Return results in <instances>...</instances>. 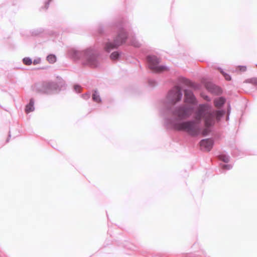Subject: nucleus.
<instances>
[{
	"mask_svg": "<svg viewBox=\"0 0 257 257\" xmlns=\"http://www.w3.org/2000/svg\"><path fill=\"white\" fill-rule=\"evenodd\" d=\"M184 99L186 102L190 104H195L196 101V98L193 92L189 89L184 90Z\"/></svg>",
	"mask_w": 257,
	"mask_h": 257,
	"instance_id": "7",
	"label": "nucleus"
},
{
	"mask_svg": "<svg viewBox=\"0 0 257 257\" xmlns=\"http://www.w3.org/2000/svg\"><path fill=\"white\" fill-rule=\"evenodd\" d=\"M41 62V59L40 57L36 58L33 61H32V63L34 65H37Z\"/></svg>",
	"mask_w": 257,
	"mask_h": 257,
	"instance_id": "22",
	"label": "nucleus"
},
{
	"mask_svg": "<svg viewBox=\"0 0 257 257\" xmlns=\"http://www.w3.org/2000/svg\"><path fill=\"white\" fill-rule=\"evenodd\" d=\"M225 99L223 97L217 98L214 100V104L216 107L220 108L222 106L225 102Z\"/></svg>",
	"mask_w": 257,
	"mask_h": 257,
	"instance_id": "9",
	"label": "nucleus"
},
{
	"mask_svg": "<svg viewBox=\"0 0 257 257\" xmlns=\"http://www.w3.org/2000/svg\"><path fill=\"white\" fill-rule=\"evenodd\" d=\"M205 99L206 100H207V101H210V98H209V97L208 96H205Z\"/></svg>",
	"mask_w": 257,
	"mask_h": 257,
	"instance_id": "28",
	"label": "nucleus"
},
{
	"mask_svg": "<svg viewBox=\"0 0 257 257\" xmlns=\"http://www.w3.org/2000/svg\"><path fill=\"white\" fill-rule=\"evenodd\" d=\"M219 160L223 161L224 163H228L230 161V156L224 153H221L218 156Z\"/></svg>",
	"mask_w": 257,
	"mask_h": 257,
	"instance_id": "11",
	"label": "nucleus"
},
{
	"mask_svg": "<svg viewBox=\"0 0 257 257\" xmlns=\"http://www.w3.org/2000/svg\"><path fill=\"white\" fill-rule=\"evenodd\" d=\"M82 97L84 99H87L90 97V93L87 92L85 94H84L82 95Z\"/></svg>",
	"mask_w": 257,
	"mask_h": 257,
	"instance_id": "23",
	"label": "nucleus"
},
{
	"mask_svg": "<svg viewBox=\"0 0 257 257\" xmlns=\"http://www.w3.org/2000/svg\"><path fill=\"white\" fill-rule=\"evenodd\" d=\"M46 59L49 62V63L53 64L56 61L57 58L56 56L54 54H49L47 56Z\"/></svg>",
	"mask_w": 257,
	"mask_h": 257,
	"instance_id": "16",
	"label": "nucleus"
},
{
	"mask_svg": "<svg viewBox=\"0 0 257 257\" xmlns=\"http://www.w3.org/2000/svg\"><path fill=\"white\" fill-rule=\"evenodd\" d=\"M23 62L26 65H30L32 63V59L29 57H25L23 58Z\"/></svg>",
	"mask_w": 257,
	"mask_h": 257,
	"instance_id": "19",
	"label": "nucleus"
},
{
	"mask_svg": "<svg viewBox=\"0 0 257 257\" xmlns=\"http://www.w3.org/2000/svg\"><path fill=\"white\" fill-rule=\"evenodd\" d=\"M218 70L220 71V72L223 75L226 80L229 81L231 80V76L225 72L221 68H218Z\"/></svg>",
	"mask_w": 257,
	"mask_h": 257,
	"instance_id": "17",
	"label": "nucleus"
},
{
	"mask_svg": "<svg viewBox=\"0 0 257 257\" xmlns=\"http://www.w3.org/2000/svg\"><path fill=\"white\" fill-rule=\"evenodd\" d=\"M182 97L181 88L175 86L171 89L164 104L161 113L166 111L172 114L176 118L165 117V124L168 127L178 131H183L191 137H197L200 134L207 136L211 132L215 121H219L225 113L224 110H213L211 105L207 103L199 104L194 111V119L178 121L189 118L192 114L193 108L187 105H180L174 108V105Z\"/></svg>",
	"mask_w": 257,
	"mask_h": 257,
	"instance_id": "1",
	"label": "nucleus"
},
{
	"mask_svg": "<svg viewBox=\"0 0 257 257\" xmlns=\"http://www.w3.org/2000/svg\"><path fill=\"white\" fill-rule=\"evenodd\" d=\"M68 55L74 60H80L84 65L96 67L99 65L98 52L92 48L84 50L70 48L68 50Z\"/></svg>",
	"mask_w": 257,
	"mask_h": 257,
	"instance_id": "2",
	"label": "nucleus"
},
{
	"mask_svg": "<svg viewBox=\"0 0 257 257\" xmlns=\"http://www.w3.org/2000/svg\"><path fill=\"white\" fill-rule=\"evenodd\" d=\"M92 99L96 102H100L101 101L99 94L97 90H95L92 94Z\"/></svg>",
	"mask_w": 257,
	"mask_h": 257,
	"instance_id": "14",
	"label": "nucleus"
},
{
	"mask_svg": "<svg viewBox=\"0 0 257 257\" xmlns=\"http://www.w3.org/2000/svg\"><path fill=\"white\" fill-rule=\"evenodd\" d=\"M80 86L79 85H75L74 89L77 93H80Z\"/></svg>",
	"mask_w": 257,
	"mask_h": 257,
	"instance_id": "26",
	"label": "nucleus"
},
{
	"mask_svg": "<svg viewBox=\"0 0 257 257\" xmlns=\"http://www.w3.org/2000/svg\"><path fill=\"white\" fill-rule=\"evenodd\" d=\"M206 88L208 91L215 94H219L221 92V88L212 83H206Z\"/></svg>",
	"mask_w": 257,
	"mask_h": 257,
	"instance_id": "8",
	"label": "nucleus"
},
{
	"mask_svg": "<svg viewBox=\"0 0 257 257\" xmlns=\"http://www.w3.org/2000/svg\"><path fill=\"white\" fill-rule=\"evenodd\" d=\"M183 82L185 84H186L187 85L191 87H192V88H197V85L194 83V82L190 81L188 79H187L186 78H183Z\"/></svg>",
	"mask_w": 257,
	"mask_h": 257,
	"instance_id": "15",
	"label": "nucleus"
},
{
	"mask_svg": "<svg viewBox=\"0 0 257 257\" xmlns=\"http://www.w3.org/2000/svg\"><path fill=\"white\" fill-rule=\"evenodd\" d=\"M238 67L240 71L244 72L246 70V67L245 66H239Z\"/></svg>",
	"mask_w": 257,
	"mask_h": 257,
	"instance_id": "25",
	"label": "nucleus"
},
{
	"mask_svg": "<svg viewBox=\"0 0 257 257\" xmlns=\"http://www.w3.org/2000/svg\"><path fill=\"white\" fill-rule=\"evenodd\" d=\"M214 143L212 138L202 139L199 143L200 149L203 151L209 152L212 149Z\"/></svg>",
	"mask_w": 257,
	"mask_h": 257,
	"instance_id": "6",
	"label": "nucleus"
},
{
	"mask_svg": "<svg viewBox=\"0 0 257 257\" xmlns=\"http://www.w3.org/2000/svg\"><path fill=\"white\" fill-rule=\"evenodd\" d=\"M9 137H11V135H10V134H9Z\"/></svg>",
	"mask_w": 257,
	"mask_h": 257,
	"instance_id": "29",
	"label": "nucleus"
},
{
	"mask_svg": "<svg viewBox=\"0 0 257 257\" xmlns=\"http://www.w3.org/2000/svg\"><path fill=\"white\" fill-rule=\"evenodd\" d=\"M221 168L224 170H229L232 168V165L231 164H220Z\"/></svg>",
	"mask_w": 257,
	"mask_h": 257,
	"instance_id": "20",
	"label": "nucleus"
},
{
	"mask_svg": "<svg viewBox=\"0 0 257 257\" xmlns=\"http://www.w3.org/2000/svg\"><path fill=\"white\" fill-rule=\"evenodd\" d=\"M149 67L156 72H161L168 69L167 67L164 65H159V59L155 55H149L147 57Z\"/></svg>",
	"mask_w": 257,
	"mask_h": 257,
	"instance_id": "5",
	"label": "nucleus"
},
{
	"mask_svg": "<svg viewBox=\"0 0 257 257\" xmlns=\"http://www.w3.org/2000/svg\"><path fill=\"white\" fill-rule=\"evenodd\" d=\"M157 83L155 80L150 79L149 80V84L151 87H154L157 85Z\"/></svg>",
	"mask_w": 257,
	"mask_h": 257,
	"instance_id": "21",
	"label": "nucleus"
},
{
	"mask_svg": "<svg viewBox=\"0 0 257 257\" xmlns=\"http://www.w3.org/2000/svg\"><path fill=\"white\" fill-rule=\"evenodd\" d=\"M230 110H231L230 105V104H228V108H227L228 115H229V113L230 112ZM228 118H229V115H228L227 117V119H228Z\"/></svg>",
	"mask_w": 257,
	"mask_h": 257,
	"instance_id": "27",
	"label": "nucleus"
},
{
	"mask_svg": "<svg viewBox=\"0 0 257 257\" xmlns=\"http://www.w3.org/2000/svg\"><path fill=\"white\" fill-rule=\"evenodd\" d=\"M58 80V82H44L38 86V91L43 94H50L60 91L65 87V83L60 78Z\"/></svg>",
	"mask_w": 257,
	"mask_h": 257,
	"instance_id": "4",
	"label": "nucleus"
},
{
	"mask_svg": "<svg viewBox=\"0 0 257 257\" xmlns=\"http://www.w3.org/2000/svg\"><path fill=\"white\" fill-rule=\"evenodd\" d=\"M112 27L117 30V35L113 38V41H108L104 44V50L108 53L125 43L128 38V34L125 30L126 28L125 22L122 20L117 21L112 24Z\"/></svg>",
	"mask_w": 257,
	"mask_h": 257,
	"instance_id": "3",
	"label": "nucleus"
},
{
	"mask_svg": "<svg viewBox=\"0 0 257 257\" xmlns=\"http://www.w3.org/2000/svg\"><path fill=\"white\" fill-rule=\"evenodd\" d=\"M245 82L251 83L254 86H257V78L248 79L245 80Z\"/></svg>",
	"mask_w": 257,
	"mask_h": 257,
	"instance_id": "18",
	"label": "nucleus"
},
{
	"mask_svg": "<svg viewBox=\"0 0 257 257\" xmlns=\"http://www.w3.org/2000/svg\"><path fill=\"white\" fill-rule=\"evenodd\" d=\"M130 44L135 47L139 48L141 46V43L137 40L136 37H133L130 40Z\"/></svg>",
	"mask_w": 257,
	"mask_h": 257,
	"instance_id": "12",
	"label": "nucleus"
},
{
	"mask_svg": "<svg viewBox=\"0 0 257 257\" xmlns=\"http://www.w3.org/2000/svg\"><path fill=\"white\" fill-rule=\"evenodd\" d=\"M52 0H48L45 2V6L44 8H42L43 9H45V10L48 9L50 3L51 2Z\"/></svg>",
	"mask_w": 257,
	"mask_h": 257,
	"instance_id": "24",
	"label": "nucleus"
},
{
	"mask_svg": "<svg viewBox=\"0 0 257 257\" xmlns=\"http://www.w3.org/2000/svg\"><path fill=\"white\" fill-rule=\"evenodd\" d=\"M121 54L122 53L120 51H114L110 54V58L112 60H116L119 58Z\"/></svg>",
	"mask_w": 257,
	"mask_h": 257,
	"instance_id": "13",
	"label": "nucleus"
},
{
	"mask_svg": "<svg viewBox=\"0 0 257 257\" xmlns=\"http://www.w3.org/2000/svg\"><path fill=\"white\" fill-rule=\"evenodd\" d=\"M34 110V100L33 98H31L30 100L29 103L26 106L25 111L27 113H29L33 111Z\"/></svg>",
	"mask_w": 257,
	"mask_h": 257,
	"instance_id": "10",
	"label": "nucleus"
}]
</instances>
